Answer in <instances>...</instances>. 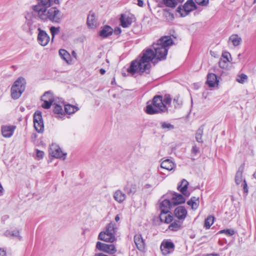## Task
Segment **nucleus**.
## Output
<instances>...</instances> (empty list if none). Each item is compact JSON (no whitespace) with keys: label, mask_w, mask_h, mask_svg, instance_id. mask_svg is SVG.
<instances>
[{"label":"nucleus","mask_w":256,"mask_h":256,"mask_svg":"<svg viewBox=\"0 0 256 256\" xmlns=\"http://www.w3.org/2000/svg\"><path fill=\"white\" fill-rule=\"evenodd\" d=\"M59 55L62 59L64 60L67 64H70L72 62L70 54L64 49H60L58 51Z\"/></svg>","instance_id":"24"},{"label":"nucleus","mask_w":256,"mask_h":256,"mask_svg":"<svg viewBox=\"0 0 256 256\" xmlns=\"http://www.w3.org/2000/svg\"><path fill=\"white\" fill-rule=\"evenodd\" d=\"M133 17L132 16H128L125 14H122L120 18V25L123 28H128L130 26L132 22Z\"/></svg>","instance_id":"19"},{"label":"nucleus","mask_w":256,"mask_h":256,"mask_svg":"<svg viewBox=\"0 0 256 256\" xmlns=\"http://www.w3.org/2000/svg\"><path fill=\"white\" fill-rule=\"evenodd\" d=\"M184 0H162L163 3L166 6L170 8L175 7L178 2H182Z\"/></svg>","instance_id":"33"},{"label":"nucleus","mask_w":256,"mask_h":256,"mask_svg":"<svg viewBox=\"0 0 256 256\" xmlns=\"http://www.w3.org/2000/svg\"><path fill=\"white\" fill-rule=\"evenodd\" d=\"M134 242L138 250L140 251H143L144 250L145 248V243L140 234H137L134 236Z\"/></svg>","instance_id":"21"},{"label":"nucleus","mask_w":256,"mask_h":256,"mask_svg":"<svg viewBox=\"0 0 256 256\" xmlns=\"http://www.w3.org/2000/svg\"><path fill=\"white\" fill-rule=\"evenodd\" d=\"M25 18L26 20L23 26V30L32 34L33 32L40 27L39 18L32 12H27L25 14Z\"/></svg>","instance_id":"3"},{"label":"nucleus","mask_w":256,"mask_h":256,"mask_svg":"<svg viewBox=\"0 0 256 256\" xmlns=\"http://www.w3.org/2000/svg\"><path fill=\"white\" fill-rule=\"evenodd\" d=\"M244 164H242L238 168L235 176V182L237 184H240L242 180V172L244 170Z\"/></svg>","instance_id":"29"},{"label":"nucleus","mask_w":256,"mask_h":256,"mask_svg":"<svg viewBox=\"0 0 256 256\" xmlns=\"http://www.w3.org/2000/svg\"><path fill=\"white\" fill-rule=\"evenodd\" d=\"M121 29L120 28H116L114 30V33L116 34H118L121 33Z\"/></svg>","instance_id":"52"},{"label":"nucleus","mask_w":256,"mask_h":256,"mask_svg":"<svg viewBox=\"0 0 256 256\" xmlns=\"http://www.w3.org/2000/svg\"><path fill=\"white\" fill-rule=\"evenodd\" d=\"M196 8V4L193 0H188L182 7L178 6L177 11L182 17H184Z\"/></svg>","instance_id":"8"},{"label":"nucleus","mask_w":256,"mask_h":256,"mask_svg":"<svg viewBox=\"0 0 256 256\" xmlns=\"http://www.w3.org/2000/svg\"><path fill=\"white\" fill-rule=\"evenodd\" d=\"M137 4L140 6L142 7L144 6V2L142 0H138V3Z\"/></svg>","instance_id":"54"},{"label":"nucleus","mask_w":256,"mask_h":256,"mask_svg":"<svg viewBox=\"0 0 256 256\" xmlns=\"http://www.w3.org/2000/svg\"><path fill=\"white\" fill-rule=\"evenodd\" d=\"M228 62H226L225 60L220 58L219 62V66L222 68H225L228 66Z\"/></svg>","instance_id":"46"},{"label":"nucleus","mask_w":256,"mask_h":256,"mask_svg":"<svg viewBox=\"0 0 256 256\" xmlns=\"http://www.w3.org/2000/svg\"><path fill=\"white\" fill-rule=\"evenodd\" d=\"M181 228V224L178 222H174L169 226L168 229L172 231H176Z\"/></svg>","instance_id":"38"},{"label":"nucleus","mask_w":256,"mask_h":256,"mask_svg":"<svg viewBox=\"0 0 256 256\" xmlns=\"http://www.w3.org/2000/svg\"><path fill=\"white\" fill-rule=\"evenodd\" d=\"M172 206V202L168 199H164L160 202V218L162 222L169 224L172 222L173 217L170 214H168V213L170 212V210Z\"/></svg>","instance_id":"5"},{"label":"nucleus","mask_w":256,"mask_h":256,"mask_svg":"<svg viewBox=\"0 0 256 256\" xmlns=\"http://www.w3.org/2000/svg\"><path fill=\"white\" fill-rule=\"evenodd\" d=\"M173 102L175 108H179L182 105V102L180 100L178 96H176L174 98Z\"/></svg>","instance_id":"44"},{"label":"nucleus","mask_w":256,"mask_h":256,"mask_svg":"<svg viewBox=\"0 0 256 256\" xmlns=\"http://www.w3.org/2000/svg\"><path fill=\"white\" fill-rule=\"evenodd\" d=\"M219 234H224L228 236H232L235 234V232L233 229H226L221 230L218 232Z\"/></svg>","instance_id":"41"},{"label":"nucleus","mask_w":256,"mask_h":256,"mask_svg":"<svg viewBox=\"0 0 256 256\" xmlns=\"http://www.w3.org/2000/svg\"><path fill=\"white\" fill-rule=\"evenodd\" d=\"M230 57V54L228 52H224L222 54V58H221L225 60L226 62H230L229 58Z\"/></svg>","instance_id":"47"},{"label":"nucleus","mask_w":256,"mask_h":256,"mask_svg":"<svg viewBox=\"0 0 256 256\" xmlns=\"http://www.w3.org/2000/svg\"><path fill=\"white\" fill-rule=\"evenodd\" d=\"M96 248L108 254H114L116 252V249L114 244H106L100 242H97Z\"/></svg>","instance_id":"12"},{"label":"nucleus","mask_w":256,"mask_h":256,"mask_svg":"<svg viewBox=\"0 0 256 256\" xmlns=\"http://www.w3.org/2000/svg\"><path fill=\"white\" fill-rule=\"evenodd\" d=\"M188 185V182L185 179H183L181 181L180 184L178 187V190L186 196H188L190 194V193L187 190Z\"/></svg>","instance_id":"22"},{"label":"nucleus","mask_w":256,"mask_h":256,"mask_svg":"<svg viewBox=\"0 0 256 256\" xmlns=\"http://www.w3.org/2000/svg\"><path fill=\"white\" fill-rule=\"evenodd\" d=\"M4 234L7 236H12L18 238L20 240L21 238V236L20 235V232L18 230H14L12 232L7 230L5 232Z\"/></svg>","instance_id":"36"},{"label":"nucleus","mask_w":256,"mask_h":256,"mask_svg":"<svg viewBox=\"0 0 256 256\" xmlns=\"http://www.w3.org/2000/svg\"><path fill=\"white\" fill-rule=\"evenodd\" d=\"M65 114H72L79 110V108L77 106L66 104L64 105Z\"/></svg>","instance_id":"28"},{"label":"nucleus","mask_w":256,"mask_h":256,"mask_svg":"<svg viewBox=\"0 0 256 256\" xmlns=\"http://www.w3.org/2000/svg\"><path fill=\"white\" fill-rule=\"evenodd\" d=\"M114 199L118 203L122 202L126 198V195L120 190H117L114 194Z\"/></svg>","instance_id":"26"},{"label":"nucleus","mask_w":256,"mask_h":256,"mask_svg":"<svg viewBox=\"0 0 256 256\" xmlns=\"http://www.w3.org/2000/svg\"><path fill=\"white\" fill-rule=\"evenodd\" d=\"M160 248L162 254L164 255H167L174 252V244L170 241H163L161 244Z\"/></svg>","instance_id":"15"},{"label":"nucleus","mask_w":256,"mask_h":256,"mask_svg":"<svg viewBox=\"0 0 256 256\" xmlns=\"http://www.w3.org/2000/svg\"><path fill=\"white\" fill-rule=\"evenodd\" d=\"M192 152L194 155H196L199 152V148L197 147L196 145L192 146Z\"/></svg>","instance_id":"49"},{"label":"nucleus","mask_w":256,"mask_h":256,"mask_svg":"<svg viewBox=\"0 0 256 256\" xmlns=\"http://www.w3.org/2000/svg\"><path fill=\"white\" fill-rule=\"evenodd\" d=\"M41 100L43 102L42 106L46 109L50 108L54 102L56 101L53 94L50 92H46L42 96Z\"/></svg>","instance_id":"9"},{"label":"nucleus","mask_w":256,"mask_h":256,"mask_svg":"<svg viewBox=\"0 0 256 256\" xmlns=\"http://www.w3.org/2000/svg\"><path fill=\"white\" fill-rule=\"evenodd\" d=\"M16 126L14 125H2L1 126V132L3 137L10 138L14 133Z\"/></svg>","instance_id":"17"},{"label":"nucleus","mask_w":256,"mask_h":256,"mask_svg":"<svg viewBox=\"0 0 256 256\" xmlns=\"http://www.w3.org/2000/svg\"><path fill=\"white\" fill-rule=\"evenodd\" d=\"M167 196L171 198V202L173 206L178 205L185 202V198L180 194L175 192H170L167 194Z\"/></svg>","instance_id":"18"},{"label":"nucleus","mask_w":256,"mask_h":256,"mask_svg":"<svg viewBox=\"0 0 256 256\" xmlns=\"http://www.w3.org/2000/svg\"><path fill=\"white\" fill-rule=\"evenodd\" d=\"M49 154L52 156L56 158H62L65 159L66 154H64L62 151L60 146L55 144H52L49 149Z\"/></svg>","instance_id":"13"},{"label":"nucleus","mask_w":256,"mask_h":256,"mask_svg":"<svg viewBox=\"0 0 256 256\" xmlns=\"http://www.w3.org/2000/svg\"><path fill=\"white\" fill-rule=\"evenodd\" d=\"M228 42H232L234 46H237L241 44L242 38L237 34H233L230 36Z\"/></svg>","instance_id":"27"},{"label":"nucleus","mask_w":256,"mask_h":256,"mask_svg":"<svg viewBox=\"0 0 256 256\" xmlns=\"http://www.w3.org/2000/svg\"><path fill=\"white\" fill-rule=\"evenodd\" d=\"M214 217L211 216H208L205 220L204 226L206 228L208 229L210 228L211 226L214 224Z\"/></svg>","instance_id":"39"},{"label":"nucleus","mask_w":256,"mask_h":256,"mask_svg":"<svg viewBox=\"0 0 256 256\" xmlns=\"http://www.w3.org/2000/svg\"><path fill=\"white\" fill-rule=\"evenodd\" d=\"M37 1L36 4L31 6L32 10L36 14L52 6L54 4H60V0H37Z\"/></svg>","instance_id":"7"},{"label":"nucleus","mask_w":256,"mask_h":256,"mask_svg":"<svg viewBox=\"0 0 256 256\" xmlns=\"http://www.w3.org/2000/svg\"><path fill=\"white\" fill-rule=\"evenodd\" d=\"M54 108L53 112L55 114V117L57 118L63 119L65 116V112L62 108L64 106L62 102L58 103L56 101L52 104Z\"/></svg>","instance_id":"14"},{"label":"nucleus","mask_w":256,"mask_h":256,"mask_svg":"<svg viewBox=\"0 0 256 256\" xmlns=\"http://www.w3.org/2000/svg\"><path fill=\"white\" fill-rule=\"evenodd\" d=\"M172 44V40L170 36L162 37L158 40L157 43L153 44V50L148 48L143 50L141 56L132 60L128 72L132 74L136 73L142 74L144 72L148 74L151 67V62L155 58L160 60L166 59L168 48Z\"/></svg>","instance_id":"1"},{"label":"nucleus","mask_w":256,"mask_h":256,"mask_svg":"<svg viewBox=\"0 0 256 256\" xmlns=\"http://www.w3.org/2000/svg\"><path fill=\"white\" fill-rule=\"evenodd\" d=\"M50 40V38L46 31L38 28V42L42 46H46Z\"/></svg>","instance_id":"16"},{"label":"nucleus","mask_w":256,"mask_h":256,"mask_svg":"<svg viewBox=\"0 0 256 256\" xmlns=\"http://www.w3.org/2000/svg\"><path fill=\"white\" fill-rule=\"evenodd\" d=\"M44 152L41 150H36V156L38 159L40 160L42 159L44 156Z\"/></svg>","instance_id":"48"},{"label":"nucleus","mask_w":256,"mask_h":256,"mask_svg":"<svg viewBox=\"0 0 256 256\" xmlns=\"http://www.w3.org/2000/svg\"><path fill=\"white\" fill-rule=\"evenodd\" d=\"M113 29L108 26H104L103 28L100 32V35L102 38H106L112 34Z\"/></svg>","instance_id":"31"},{"label":"nucleus","mask_w":256,"mask_h":256,"mask_svg":"<svg viewBox=\"0 0 256 256\" xmlns=\"http://www.w3.org/2000/svg\"><path fill=\"white\" fill-rule=\"evenodd\" d=\"M172 101V98L170 95L166 94L164 96V98L162 97V103L164 106H166V105H169L170 104Z\"/></svg>","instance_id":"42"},{"label":"nucleus","mask_w":256,"mask_h":256,"mask_svg":"<svg viewBox=\"0 0 256 256\" xmlns=\"http://www.w3.org/2000/svg\"><path fill=\"white\" fill-rule=\"evenodd\" d=\"M116 224L112 222H110L106 226V230L99 234L98 238L102 241L112 243L116 240Z\"/></svg>","instance_id":"4"},{"label":"nucleus","mask_w":256,"mask_h":256,"mask_svg":"<svg viewBox=\"0 0 256 256\" xmlns=\"http://www.w3.org/2000/svg\"><path fill=\"white\" fill-rule=\"evenodd\" d=\"M72 54L73 56H74V57L76 56V53L74 51L72 52Z\"/></svg>","instance_id":"58"},{"label":"nucleus","mask_w":256,"mask_h":256,"mask_svg":"<svg viewBox=\"0 0 256 256\" xmlns=\"http://www.w3.org/2000/svg\"><path fill=\"white\" fill-rule=\"evenodd\" d=\"M207 1L208 0H206ZM197 4H199L204 5L206 4V0H196Z\"/></svg>","instance_id":"51"},{"label":"nucleus","mask_w":256,"mask_h":256,"mask_svg":"<svg viewBox=\"0 0 256 256\" xmlns=\"http://www.w3.org/2000/svg\"><path fill=\"white\" fill-rule=\"evenodd\" d=\"M160 128L162 130H164L165 131H168L170 130H172L174 129V125L170 124V123L167 122H160Z\"/></svg>","instance_id":"35"},{"label":"nucleus","mask_w":256,"mask_h":256,"mask_svg":"<svg viewBox=\"0 0 256 256\" xmlns=\"http://www.w3.org/2000/svg\"><path fill=\"white\" fill-rule=\"evenodd\" d=\"M38 16L44 22L50 21L54 23H60L62 18V12L55 6H50L37 14Z\"/></svg>","instance_id":"2"},{"label":"nucleus","mask_w":256,"mask_h":256,"mask_svg":"<svg viewBox=\"0 0 256 256\" xmlns=\"http://www.w3.org/2000/svg\"><path fill=\"white\" fill-rule=\"evenodd\" d=\"M203 256H220V254H210L204 255Z\"/></svg>","instance_id":"55"},{"label":"nucleus","mask_w":256,"mask_h":256,"mask_svg":"<svg viewBox=\"0 0 256 256\" xmlns=\"http://www.w3.org/2000/svg\"><path fill=\"white\" fill-rule=\"evenodd\" d=\"M50 31L52 36V41L55 35L58 34L60 31V27L56 28L54 26H52L50 28Z\"/></svg>","instance_id":"40"},{"label":"nucleus","mask_w":256,"mask_h":256,"mask_svg":"<svg viewBox=\"0 0 256 256\" xmlns=\"http://www.w3.org/2000/svg\"><path fill=\"white\" fill-rule=\"evenodd\" d=\"M243 188H244V192L247 193L248 192V188L247 184H246L245 180H244Z\"/></svg>","instance_id":"50"},{"label":"nucleus","mask_w":256,"mask_h":256,"mask_svg":"<svg viewBox=\"0 0 256 256\" xmlns=\"http://www.w3.org/2000/svg\"><path fill=\"white\" fill-rule=\"evenodd\" d=\"M154 106L161 113L168 112V109L166 106L162 103V96H156L154 97L152 102Z\"/></svg>","instance_id":"11"},{"label":"nucleus","mask_w":256,"mask_h":256,"mask_svg":"<svg viewBox=\"0 0 256 256\" xmlns=\"http://www.w3.org/2000/svg\"><path fill=\"white\" fill-rule=\"evenodd\" d=\"M253 177L256 179V172L253 174Z\"/></svg>","instance_id":"59"},{"label":"nucleus","mask_w":256,"mask_h":256,"mask_svg":"<svg viewBox=\"0 0 256 256\" xmlns=\"http://www.w3.org/2000/svg\"><path fill=\"white\" fill-rule=\"evenodd\" d=\"M216 76L214 74H209L207 76L206 82L210 87H214L218 85Z\"/></svg>","instance_id":"23"},{"label":"nucleus","mask_w":256,"mask_h":256,"mask_svg":"<svg viewBox=\"0 0 256 256\" xmlns=\"http://www.w3.org/2000/svg\"><path fill=\"white\" fill-rule=\"evenodd\" d=\"M187 214L188 212L186 208L183 206H178L174 212L175 216L180 220L185 219Z\"/></svg>","instance_id":"20"},{"label":"nucleus","mask_w":256,"mask_h":256,"mask_svg":"<svg viewBox=\"0 0 256 256\" xmlns=\"http://www.w3.org/2000/svg\"><path fill=\"white\" fill-rule=\"evenodd\" d=\"M145 188H149V187H151V186L150 185V184H146L145 186H144Z\"/></svg>","instance_id":"60"},{"label":"nucleus","mask_w":256,"mask_h":256,"mask_svg":"<svg viewBox=\"0 0 256 256\" xmlns=\"http://www.w3.org/2000/svg\"><path fill=\"white\" fill-rule=\"evenodd\" d=\"M26 82L24 78H18L14 83L11 88V96L13 99L16 100L24 91Z\"/></svg>","instance_id":"6"},{"label":"nucleus","mask_w":256,"mask_h":256,"mask_svg":"<svg viewBox=\"0 0 256 256\" xmlns=\"http://www.w3.org/2000/svg\"><path fill=\"white\" fill-rule=\"evenodd\" d=\"M0 256H6V251L2 248H0Z\"/></svg>","instance_id":"53"},{"label":"nucleus","mask_w":256,"mask_h":256,"mask_svg":"<svg viewBox=\"0 0 256 256\" xmlns=\"http://www.w3.org/2000/svg\"><path fill=\"white\" fill-rule=\"evenodd\" d=\"M96 21L95 14L93 12H90L87 18V24L90 28H94L96 26Z\"/></svg>","instance_id":"30"},{"label":"nucleus","mask_w":256,"mask_h":256,"mask_svg":"<svg viewBox=\"0 0 256 256\" xmlns=\"http://www.w3.org/2000/svg\"><path fill=\"white\" fill-rule=\"evenodd\" d=\"M100 72L101 74H104L106 72V70L103 68H100Z\"/></svg>","instance_id":"56"},{"label":"nucleus","mask_w":256,"mask_h":256,"mask_svg":"<svg viewBox=\"0 0 256 256\" xmlns=\"http://www.w3.org/2000/svg\"><path fill=\"white\" fill-rule=\"evenodd\" d=\"M120 220V217L118 215L116 216L115 217V220L116 222H118Z\"/></svg>","instance_id":"57"},{"label":"nucleus","mask_w":256,"mask_h":256,"mask_svg":"<svg viewBox=\"0 0 256 256\" xmlns=\"http://www.w3.org/2000/svg\"><path fill=\"white\" fill-rule=\"evenodd\" d=\"M124 190L128 194H134L136 192V188L135 186H131L130 188H128L126 186L124 188Z\"/></svg>","instance_id":"45"},{"label":"nucleus","mask_w":256,"mask_h":256,"mask_svg":"<svg viewBox=\"0 0 256 256\" xmlns=\"http://www.w3.org/2000/svg\"><path fill=\"white\" fill-rule=\"evenodd\" d=\"M34 124L36 131L42 132L44 130V125L41 112H36L34 115Z\"/></svg>","instance_id":"10"},{"label":"nucleus","mask_w":256,"mask_h":256,"mask_svg":"<svg viewBox=\"0 0 256 256\" xmlns=\"http://www.w3.org/2000/svg\"><path fill=\"white\" fill-rule=\"evenodd\" d=\"M187 204L191 206L192 209L196 210L199 205L198 198L193 197L190 200L188 201Z\"/></svg>","instance_id":"34"},{"label":"nucleus","mask_w":256,"mask_h":256,"mask_svg":"<svg viewBox=\"0 0 256 256\" xmlns=\"http://www.w3.org/2000/svg\"><path fill=\"white\" fill-rule=\"evenodd\" d=\"M203 134V127L201 126L196 131V138L198 142H202V136Z\"/></svg>","instance_id":"37"},{"label":"nucleus","mask_w":256,"mask_h":256,"mask_svg":"<svg viewBox=\"0 0 256 256\" xmlns=\"http://www.w3.org/2000/svg\"><path fill=\"white\" fill-rule=\"evenodd\" d=\"M160 166L162 168L170 171L174 168L175 164L172 160L170 159H166L162 162Z\"/></svg>","instance_id":"25"},{"label":"nucleus","mask_w":256,"mask_h":256,"mask_svg":"<svg viewBox=\"0 0 256 256\" xmlns=\"http://www.w3.org/2000/svg\"><path fill=\"white\" fill-rule=\"evenodd\" d=\"M146 112L148 114H160L156 108L154 106L152 103H149L148 102L147 106H146Z\"/></svg>","instance_id":"32"},{"label":"nucleus","mask_w":256,"mask_h":256,"mask_svg":"<svg viewBox=\"0 0 256 256\" xmlns=\"http://www.w3.org/2000/svg\"><path fill=\"white\" fill-rule=\"evenodd\" d=\"M248 79V76L244 74L238 76L236 78V81L240 84L244 83Z\"/></svg>","instance_id":"43"}]
</instances>
